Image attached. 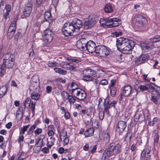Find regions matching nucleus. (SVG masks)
I'll list each match as a JSON object with an SVG mask.
<instances>
[{"instance_id": "62", "label": "nucleus", "mask_w": 160, "mask_h": 160, "mask_svg": "<svg viewBox=\"0 0 160 160\" xmlns=\"http://www.w3.org/2000/svg\"><path fill=\"white\" fill-rule=\"evenodd\" d=\"M64 116L65 118L66 119H69L70 118V115L68 112H65V114H64Z\"/></svg>"}, {"instance_id": "45", "label": "nucleus", "mask_w": 160, "mask_h": 160, "mask_svg": "<svg viewBox=\"0 0 160 160\" xmlns=\"http://www.w3.org/2000/svg\"><path fill=\"white\" fill-rule=\"evenodd\" d=\"M147 86L150 89H151L152 92H153L155 89V88L154 87V86H156L154 83H151L149 84H148Z\"/></svg>"}, {"instance_id": "10", "label": "nucleus", "mask_w": 160, "mask_h": 160, "mask_svg": "<svg viewBox=\"0 0 160 160\" xmlns=\"http://www.w3.org/2000/svg\"><path fill=\"white\" fill-rule=\"evenodd\" d=\"M97 47L95 43L91 41L87 42L85 50H87L90 53H96V48Z\"/></svg>"}, {"instance_id": "5", "label": "nucleus", "mask_w": 160, "mask_h": 160, "mask_svg": "<svg viewBox=\"0 0 160 160\" xmlns=\"http://www.w3.org/2000/svg\"><path fill=\"white\" fill-rule=\"evenodd\" d=\"M95 53L98 56L105 57L109 55V51L104 46H98L96 48Z\"/></svg>"}, {"instance_id": "19", "label": "nucleus", "mask_w": 160, "mask_h": 160, "mask_svg": "<svg viewBox=\"0 0 160 160\" xmlns=\"http://www.w3.org/2000/svg\"><path fill=\"white\" fill-rule=\"evenodd\" d=\"M148 58V55L146 54H142L137 59L135 62L137 64L144 63Z\"/></svg>"}, {"instance_id": "7", "label": "nucleus", "mask_w": 160, "mask_h": 160, "mask_svg": "<svg viewBox=\"0 0 160 160\" xmlns=\"http://www.w3.org/2000/svg\"><path fill=\"white\" fill-rule=\"evenodd\" d=\"M72 95L77 99L83 100L86 97V94L85 92L81 89H78L73 92Z\"/></svg>"}, {"instance_id": "25", "label": "nucleus", "mask_w": 160, "mask_h": 160, "mask_svg": "<svg viewBox=\"0 0 160 160\" xmlns=\"http://www.w3.org/2000/svg\"><path fill=\"white\" fill-rule=\"evenodd\" d=\"M94 129L93 128H89L87 129L84 133L85 137L92 136L94 133Z\"/></svg>"}, {"instance_id": "9", "label": "nucleus", "mask_w": 160, "mask_h": 160, "mask_svg": "<svg viewBox=\"0 0 160 160\" xmlns=\"http://www.w3.org/2000/svg\"><path fill=\"white\" fill-rule=\"evenodd\" d=\"M59 137L61 141L63 140V144L65 145L69 142V139L67 138V133L64 128L62 129L59 133Z\"/></svg>"}, {"instance_id": "22", "label": "nucleus", "mask_w": 160, "mask_h": 160, "mask_svg": "<svg viewBox=\"0 0 160 160\" xmlns=\"http://www.w3.org/2000/svg\"><path fill=\"white\" fill-rule=\"evenodd\" d=\"M151 151V148L150 147L148 148L145 150H143L141 153V156L142 157H145L147 158H149L150 157V152Z\"/></svg>"}, {"instance_id": "26", "label": "nucleus", "mask_w": 160, "mask_h": 160, "mask_svg": "<svg viewBox=\"0 0 160 160\" xmlns=\"http://www.w3.org/2000/svg\"><path fill=\"white\" fill-rule=\"evenodd\" d=\"M14 64V60L3 61V65L7 68H11Z\"/></svg>"}, {"instance_id": "37", "label": "nucleus", "mask_w": 160, "mask_h": 160, "mask_svg": "<svg viewBox=\"0 0 160 160\" xmlns=\"http://www.w3.org/2000/svg\"><path fill=\"white\" fill-rule=\"evenodd\" d=\"M150 40L152 43L160 41V35H156L154 38H151Z\"/></svg>"}, {"instance_id": "34", "label": "nucleus", "mask_w": 160, "mask_h": 160, "mask_svg": "<svg viewBox=\"0 0 160 160\" xmlns=\"http://www.w3.org/2000/svg\"><path fill=\"white\" fill-rule=\"evenodd\" d=\"M31 105V100L30 98H27L26 99L24 104V108L27 107L28 108H30Z\"/></svg>"}, {"instance_id": "33", "label": "nucleus", "mask_w": 160, "mask_h": 160, "mask_svg": "<svg viewBox=\"0 0 160 160\" xmlns=\"http://www.w3.org/2000/svg\"><path fill=\"white\" fill-rule=\"evenodd\" d=\"M83 75L82 78V79L85 81H92V77L86 74H82Z\"/></svg>"}, {"instance_id": "52", "label": "nucleus", "mask_w": 160, "mask_h": 160, "mask_svg": "<svg viewBox=\"0 0 160 160\" xmlns=\"http://www.w3.org/2000/svg\"><path fill=\"white\" fill-rule=\"evenodd\" d=\"M52 88L50 86H48L46 88V92L47 93H50L52 90Z\"/></svg>"}, {"instance_id": "17", "label": "nucleus", "mask_w": 160, "mask_h": 160, "mask_svg": "<svg viewBox=\"0 0 160 160\" xmlns=\"http://www.w3.org/2000/svg\"><path fill=\"white\" fill-rule=\"evenodd\" d=\"M141 47L143 50L147 52L153 47V43L150 40L146 43H142Z\"/></svg>"}, {"instance_id": "63", "label": "nucleus", "mask_w": 160, "mask_h": 160, "mask_svg": "<svg viewBox=\"0 0 160 160\" xmlns=\"http://www.w3.org/2000/svg\"><path fill=\"white\" fill-rule=\"evenodd\" d=\"M54 126L53 125H50L48 127V131H53L54 130Z\"/></svg>"}, {"instance_id": "12", "label": "nucleus", "mask_w": 160, "mask_h": 160, "mask_svg": "<svg viewBox=\"0 0 160 160\" xmlns=\"http://www.w3.org/2000/svg\"><path fill=\"white\" fill-rule=\"evenodd\" d=\"M87 40L84 38L80 39L77 42L76 45L78 48L81 51H85Z\"/></svg>"}, {"instance_id": "43", "label": "nucleus", "mask_w": 160, "mask_h": 160, "mask_svg": "<svg viewBox=\"0 0 160 160\" xmlns=\"http://www.w3.org/2000/svg\"><path fill=\"white\" fill-rule=\"evenodd\" d=\"M158 98L156 96H152L150 98L151 100L154 102L155 104H157L158 103Z\"/></svg>"}, {"instance_id": "1", "label": "nucleus", "mask_w": 160, "mask_h": 160, "mask_svg": "<svg viewBox=\"0 0 160 160\" xmlns=\"http://www.w3.org/2000/svg\"><path fill=\"white\" fill-rule=\"evenodd\" d=\"M135 45L133 41L127 38H120L117 40L116 46L118 50L124 54L131 53Z\"/></svg>"}, {"instance_id": "49", "label": "nucleus", "mask_w": 160, "mask_h": 160, "mask_svg": "<svg viewBox=\"0 0 160 160\" xmlns=\"http://www.w3.org/2000/svg\"><path fill=\"white\" fill-rule=\"evenodd\" d=\"M68 60L72 62H75L76 63H78L81 62L80 59H76L74 58H70L68 59Z\"/></svg>"}, {"instance_id": "29", "label": "nucleus", "mask_w": 160, "mask_h": 160, "mask_svg": "<svg viewBox=\"0 0 160 160\" xmlns=\"http://www.w3.org/2000/svg\"><path fill=\"white\" fill-rule=\"evenodd\" d=\"M14 60L13 58V55H11L10 53H8L4 55V58L3 59V61Z\"/></svg>"}, {"instance_id": "50", "label": "nucleus", "mask_w": 160, "mask_h": 160, "mask_svg": "<svg viewBox=\"0 0 160 160\" xmlns=\"http://www.w3.org/2000/svg\"><path fill=\"white\" fill-rule=\"evenodd\" d=\"M99 118L101 120H102L104 117V111H100L99 113Z\"/></svg>"}, {"instance_id": "46", "label": "nucleus", "mask_w": 160, "mask_h": 160, "mask_svg": "<svg viewBox=\"0 0 160 160\" xmlns=\"http://www.w3.org/2000/svg\"><path fill=\"white\" fill-rule=\"evenodd\" d=\"M92 127L96 128H97L98 127V122L96 120L92 121Z\"/></svg>"}, {"instance_id": "24", "label": "nucleus", "mask_w": 160, "mask_h": 160, "mask_svg": "<svg viewBox=\"0 0 160 160\" xmlns=\"http://www.w3.org/2000/svg\"><path fill=\"white\" fill-rule=\"evenodd\" d=\"M104 9L106 13H111L113 11V8L112 5L109 3L106 4L105 6Z\"/></svg>"}, {"instance_id": "54", "label": "nucleus", "mask_w": 160, "mask_h": 160, "mask_svg": "<svg viewBox=\"0 0 160 160\" xmlns=\"http://www.w3.org/2000/svg\"><path fill=\"white\" fill-rule=\"evenodd\" d=\"M104 139L107 141H108L109 140L110 136L108 133H106L104 134Z\"/></svg>"}, {"instance_id": "21", "label": "nucleus", "mask_w": 160, "mask_h": 160, "mask_svg": "<svg viewBox=\"0 0 160 160\" xmlns=\"http://www.w3.org/2000/svg\"><path fill=\"white\" fill-rule=\"evenodd\" d=\"M82 72V74H86L91 77L95 75L96 74V72L95 70L89 68L85 69L83 70Z\"/></svg>"}, {"instance_id": "13", "label": "nucleus", "mask_w": 160, "mask_h": 160, "mask_svg": "<svg viewBox=\"0 0 160 160\" xmlns=\"http://www.w3.org/2000/svg\"><path fill=\"white\" fill-rule=\"evenodd\" d=\"M137 22L138 27H141L144 25L147 24L148 21L143 16L140 15H137L135 16Z\"/></svg>"}, {"instance_id": "16", "label": "nucleus", "mask_w": 160, "mask_h": 160, "mask_svg": "<svg viewBox=\"0 0 160 160\" xmlns=\"http://www.w3.org/2000/svg\"><path fill=\"white\" fill-rule=\"evenodd\" d=\"M71 23L73 26H74L76 32H78V29L82 26V22L80 20L76 18L74 19Z\"/></svg>"}, {"instance_id": "41", "label": "nucleus", "mask_w": 160, "mask_h": 160, "mask_svg": "<svg viewBox=\"0 0 160 160\" xmlns=\"http://www.w3.org/2000/svg\"><path fill=\"white\" fill-rule=\"evenodd\" d=\"M112 107L111 102L110 101H107L106 104H105V106H104V111L106 112L107 111V110Z\"/></svg>"}, {"instance_id": "44", "label": "nucleus", "mask_w": 160, "mask_h": 160, "mask_svg": "<svg viewBox=\"0 0 160 160\" xmlns=\"http://www.w3.org/2000/svg\"><path fill=\"white\" fill-rule=\"evenodd\" d=\"M111 156H108V154L104 152L102 158V160H109V158Z\"/></svg>"}, {"instance_id": "47", "label": "nucleus", "mask_w": 160, "mask_h": 160, "mask_svg": "<svg viewBox=\"0 0 160 160\" xmlns=\"http://www.w3.org/2000/svg\"><path fill=\"white\" fill-rule=\"evenodd\" d=\"M139 88L142 91L148 90V86L144 85H141L139 86Z\"/></svg>"}, {"instance_id": "58", "label": "nucleus", "mask_w": 160, "mask_h": 160, "mask_svg": "<svg viewBox=\"0 0 160 160\" xmlns=\"http://www.w3.org/2000/svg\"><path fill=\"white\" fill-rule=\"evenodd\" d=\"M116 82V80H111V84L109 85V88H112L114 87V86L115 85V83Z\"/></svg>"}, {"instance_id": "32", "label": "nucleus", "mask_w": 160, "mask_h": 160, "mask_svg": "<svg viewBox=\"0 0 160 160\" xmlns=\"http://www.w3.org/2000/svg\"><path fill=\"white\" fill-rule=\"evenodd\" d=\"M71 87L72 88L71 91H72V94H73V92L78 89H80V88H79L78 87V86L77 85V84H76V83L75 82H72L71 83Z\"/></svg>"}, {"instance_id": "6", "label": "nucleus", "mask_w": 160, "mask_h": 160, "mask_svg": "<svg viewBox=\"0 0 160 160\" xmlns=\"http://www.w3.org/2000/svg\"><path fill=\"white\" fill-rule=\"evenodd\" d=\"M43 38L47 43H49L52 41L53 36L52 31L49 29H46L44 32Z\"/></svg>"}, {"instance_id": "51", "label": "nucleus", "mask_w": 160, "mask_h": 160, "mask_svg": "<svg viewBox=\"0 0 160 160\" xmlns=\"http://www.w3.org/2000/svg\"><path fill=\"white\" fill-rule=\"evenodd\" d=\"M58 63L56 62H49L48 64V66L49 67H53L57 66Z\"/></svg>"}, {"instance_id": "59", "label": "nucleus", "mask_w": 160, "mask_h": 160, "mask_svg": "<svg viewBox=\"0 0 160 160\" xmlns=\"http://www.w3.org/2000/svg\"><path fill=\"white\" fill-rule=\"evenodd\" d=\"M54 131H48V134L49 137H51L50 138V139H52V138H52V136H53L54 135Z\"/></svg>"}, {"instance_id": "55", "label": "nucleus", "mask_w": 160, "mask_h": 160, "mask_svg": "<svg viewBox=\"0 0 160 160\" xmlns=\"http://www.w3.org/2000/svg\"><path fill=\"white\" fill-rule=\"evenodd\" d=\"M18 115H20L19 118H21L22 117V112L21 111H17L16 112V117H18Z\"/></svg>"}, {"instance_id": "2", "label": "nucleus", "mask_w": 160, "mask_h": 160, "mask_svg": "<svg viewBox=\"0 0 160 160\" xmlns=\"http://www.w3.org/2000/svg\"><path fill=\"white\" fill-rule=\"evenodd\" d=\"M121 151V145L119 144L111 143L105 150V152L107 153L108 156H115Z\"/></svg>"}, {"instance_id": "53", "label": "nucleus", "mask_w": 160, "mask_h": 160, "mask_svg": "<svg viewBox=\"0 0 160 160\" xmlns=\"http://www.w3.org/2000/svg\"><path fill=\"white\" fill-rule=\"evenodd\" d=\"M100 83L102 85H105L108 84V82L106 79H104L101 80Z\"/></svg>"}, {"instance_id": "36", "label": "nucleus", "mask_w": 160, "mask_h": 160, "mask_svg": "<svg viewBox=\"0 0 160 160\" xmlns=\"http://www.w3.org/2000/svg\"><path fill=\"white\" fill-rule=\"evenodd\" d=\"M106 103V100L105 99L100 98L98 100V107H101L102 105L105 106Z\"/></svg>"}, {"instance_id": "27", "label": "nucleus", "mask_w": 160, "mask_h": 160, "mask_svg": "<svg viewBox=\"0 0 160 160\" xmlns=\"http://www.w3.org/2000/svg\"><path fill=\"white\" fill-rule=\"evenodd\" d=\"M160 123V120L157 117L154 118L152 121L149 122L148 124L149 126H153L154 124H157L158 127H159L158 123Z\"/></svg>"}, {"instance_id": "57", "label": "nucleus", "mask_w": 160, "mask_h": 160, "mask_svg": "<svg viewBox=\"0 0 160 160\" xmlns=\"http://www.w3.org/2000/svg\"><path fill=\"white\" fill-rule=\"evenodd\" d=\"M140 117V115L139 114H135L134 118V121L135 122H138L139 120Z\"/></svg>"}, {"instance_id": "3", "label": "nucleus", "mask_w": 160, "mask_h": 160, "mask_svg": "<svg viewBox=\"0 0 160 160\" xmlns=\"http://www.w3.org/2000/svg\"><path fill=\"white\" fill-rule=\"evenodd\" d=\"M119 19L118 18H107L106 20H100V22L101 24L105 25L110 28L117 27L119 25Z\"/></svg>"}, {"instance_id": "38", "label": "nucleus", "mask_w": 160, "mask_h": 160, "mask_svg": "<svg viewBox=\"0 0 160 160\" xmlns=\"http://www.w3.org/2000/svg\"><path fill=\"white\" fill-rule=\"evenodd\" d=\"M16 29V27L13 28L11 26H9L8 31V33H10L12 35H13L15 32Z\"/></svg>"}, {"instance_id": "39", "label": "nucleus", "mask_w": 160, "mask_h": 160, "mask_svg": "<svg viewBox=\"0 0 160 160\" xmlns=\"http://www.w3.org/2000/svg\"><path fill=\"white\" fill-rule=\"evenodd\" d=\"M112 97H114L115 96L116 92V88L115 87H112V88H109Z\"/></svg>"}, {"instance_id": "35", "label": "nucleus", "mask_w": 160, "mask_h": 160, "mask_svg": "<svg viewBox=\"0 0 160 160\" xmlns=\"http://www.w3.org/2000/svg\"><path fill=\"white\" fill-rule=\"evenodd\" d=\"M39 77L37 75H35L33 76L32 78V81H31V83H39Z\"/></svg>"}, {"instance_id": "40", "label": "nucleus", "mask_w": 160, "mask_h": 160, "mask_svg": "<svg viewBox=\"0 0 160 160\" xmlns=\"http://www.w3.org/2000/svg\"><path fill=\"white\" fill-rule=\"evenodd\" d=\"M29 125L23 126L22 128H21V130L20 131V132L21 134L23 135L25 133V132L27 130L28 128Z\"/></svg>"}, {"instance_id": "61", "label": "nucleus", "mask_w": 160, "mask_h": 160, "mask_svg": "<svg viewBox=\"0 0 160 160\" xmlns=\"http://www.w3.org/2000/svg\"><path fill=\"white\" fill-rule=\"evenodd\" d=\"M159 138V135L158 134H155L154 137V142H157Z\"/></svg>"}, {"instance_id": "60", "label": "nucleus", "mask_w": 160, "mask_h": 160, "mask_svg": "<svg viewBox=\"0 0 160 160\" xmlns=\"http://www.w3.org/2000/svg\"><path fill=\"white\" fill-rule=\"evenodd\" d=\"M5 8L7 12H10L11 10V7L10 5L7 4L6 5Z\"/></svg>"}, {"instance_id": "23", "label": "nucleus", "mask_w": 160, "mask_h": 160, "mask_svg": "<svg viewBox=\"0 0 160 160\" xmlns=\"http://www.w3.org/2000/svg\"><path fill=\"white\" fill-rule=\"evenodd\" d=\"M39 83H31L29 87V90L30 91H37L39 87Z\"/></svg>"}, {"instance_id": "56", "label": "nucleus", "mask_w": 160, "mask_h": 160, "mask_svg": "<svg viewBox=\"0 0 160 160\" xmlns=\"http://www.w3.org/2000/svg\"><path fill=\"white\" fill-rule=\"evenodd\" d=\"M51 139V140L52 141L50 142H48V144L50 146V147L52 146L54 144V142L55 141V138H52V139Z\"/></svg>"}, {"instance_id": "64", "label": "nucleus", "mask_w": 160, "mask_h": 160, "mask_svg": "<svg viewBox=\"0 0 160 160\" xmlns=\"http://www.w3.org/2000/svg\"><path fill=\"white\" fill-rule=\"evenodd\" d=\"M136 144L134 143L132 145L130 149L132 151H134L136 149Z\"/></svg>"}, {"instance_id": "42", "label": "nucleus", "mask_w": 160, "mask_h": 160, "mask_svg": "<svg viewBox=\"0 0 160 160\" xmlns=\"http://www.w3.org/2000/svg\"><path fill=\"white\" fill-rule=\"evenodd\" d=\"M51 13L48 11L46 12L44 15V18L46 20L51 19Z\"/></svg>"}, {"instance_id": "20", "label": "nucleus", "mask_w": 160, "mask_h": 160, "mask_svg": "<svg viewBox=\"0 0 160 160\" xmlns=\"http://www.w3.org/2000/svg\"><path fill=\"white\" fill-rule=\"evenodd\" d=\"M62 68L66 70L73 71L75 70L76 66L73 64L70 63H65L62 65Z\"/></svg>"}, {"instance_id": "4", "label": "nucleus", "mask_w": 160, "mask_h": 160, "mask_svg": "<svg viewBox=\"0 0 160 160\" xmlns=\"http://www.w3.org/2000/svg\"><path fill=\"white\" fill-rule=\"evenodd\" d=\"M76 32L74 26L71 23H66L62 28V33L66 36L72 35L74 32Z\"/></svg>"}, {"instance_id": "30", "label": "nucleus", "mask_w": 160, "mask_h": 160, "mask_svg": "<svg viewBox=\"0 0 160 160\" xmlns=\"http://www.w3.org/2000/svg\"><path fill=\"white\" fill-rule=\"evenodd\" d=\"M40 97V95L37 92H32L31 94V97L33 100H37Z\"/></svg>"}, {"instance_id": "15", "label": "nucleus", "mask_w": 160, "mask_h": 160, "mask_svg": "<svg viewBox=\"0 0 160 160\" xmlns=\"http://www.w3.org/2000/svg\"><path fill=\"white\" fill-rule=\"evenodd\" d=\"M132 87L129 85H127L124 87L123 89L121 94L120 99L122 98V96L127 97L131 93Z\"/></svg>"}, {"instance_id": "31", "label": "nucleus", "mask_w": 160, "mask_h": 160, "mask_svg": "<svg viewBox=\"0 0 160 160\" xmlns=\"http://www.w3.org/2000/svg\"><path fill=\"white\" fill-rule=\"evenodd\" d=\"M54 70L55 72L62 75H65L67 73L66 71L58 68H55Z\"/></svg>"}, {"instance_id": "48", "label": "nucleus", "mask_w": 160, "mask_h": 160, "mask_svg": "<svg viewBox=\"0 0 160 160\" xmlns=\"http://www.w3.org/2000/svg\"><path fill=\"white\" fill-rule=\"evenodd\" d=\"M42 132V130L41 128H38L36 129L34 131V133L36 136H37L41 133Z\"/></svg>"}, {"instance_id": "8", "label": "nucleus", "mask_w": 160, "mask_h": 160, "mask_svg": "<svg viewBox=\"0 0 160 160\" xmlns=\"http://www.w3.org/2000/svg\"><path fill=\"white\" fill-rule=\"evenodd\" d=\"M96 22L94 18L89 17L88 18L84 19V27L85 28L88 29L93 26Z\"/></svg>"}, {"instance_id": "28", "label": "nucleus", "mask_w": 160, "mask_h": 160, "mask_svg": "<svg viewBox=\"0 0 160 160\" xmlns=\"http://www.w3.org/2000/svg\"><path fill=\"white\" fill-rule=\"evenodd\" d=\"M7 88L6 85L2 86L0 88V97H2L6 94Z\"/></svg>"}, {"instance_id": "14", "label": "nucleus", "mask_w": 160, "mask_h": 160, "mask_svg": "<svg viewBox=\"0 0 160 160\" xmlns=\"http://www.w3.org/2000/svg\"><path fill=\"white\" fill-rule=\"evenodd\" d=\"M127 126L126 123L123 121H119L117 124V131L119 135L121 134L124 131Z\"/></svg>"}, {"instance_id": "18", "label": "nucleus", "mask_w": 160, "mask_h": 160, "mask_svg": "<svg viewBox=\"0 0 160 160\" xmlns=\"http://www.w3.org/2000/svg\"><path fill=\"white\" fill-rule=\"evenodd\" d=\"M64 98L68 100L71 104H73L75 101L74 98L71 95H69L66 92H63L62 94Z\"/></svg>"}, {"instance_id": "11", "label": "nucleus", "mask_w": 160, "mask_h": 160, "mask_svg": "<svg viewBox=\"0 0 160 160\" xmlns=\"http://www.w3.org/2000/svg\"><path fill=\"white\" fill-rule=\"evenodd\" d=\"M32 1H30L25 5L24 10L23 12V14L25 16L28 17L29 16L32 11Z\"/></svg>"}]
</instances>
